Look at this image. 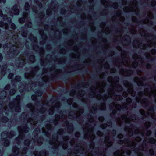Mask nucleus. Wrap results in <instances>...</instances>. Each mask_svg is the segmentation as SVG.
I'll return each mask as SVG.
<instances>
[{"instance_id": "1", "label": "nucleus", "mask_w": 156, "mask_h": 156, "mask_svg": "<svg viewBox=\"0 0 156 156\" xmlns=\"http://www.w3.org/2000/svg\"><path fill=\"white\" fill-rule=\"evenodd\" d=\"M144 94L148 96L149 97L153 96L154 97H155L156 96V90L155 89L154 90L149 93L148 89H146L144 90Z\"/></svg>"}, {"instance_id": "2", "label": "nucleus", "mask_w": 156, "mask_h": 156, "mask_svg": "<svg viewBox=\"0 0 156 156\" xmlns=\"http://www.w3.org/2000/svg\"><path fill=\"white\" fill-rule=\"evenodd\" d=\"M104 142L107 146L108 147L110 146L112 144V142L109 141V138L108 137H106L105 138Z\"/></svg>"}, {"instance_id": "3", "label": "nucleus", "mask_w": 156, "mask_h": 156, "mask_svg": "<svg viewBox=\"0 0 156 156\" xmlns=\"http://www.w3.org/2000/svg\"><path fill=\"white\" fill-rule=\"evenodd\" d=\"M122 120H124L125 122H130L129 119L127 118L126 116L125 115L122 116Z\"/></svg>"}, {"instance_id": "4", "label": "nucleus", "mask_w": 156, "mask_h": 156, "mask_svg": "<svg viewBox=\"0 0 156 156\" xmlns=\"http://www.w3.org/2000/svg\"><path fill=\"white\" fill-rule=\"evenodd\" d=\"M154 112L153 109H150L148 112L149 115L153 117L154 115Z\"/></svg>"}, {"instance_id": "5", "label": "nucleus", "mask_w": 156, "mask_h": 156, "mask_svg": "<svg viewBox=\"0 0 156 156\" xmlns=\"http://www.w3.org/2000/svg\"><path fill=\"white\" fill-rule=\"evenodd\" d=\"M139 79L137 78H135L134 79V80L135 81L137 82V84L139 85H141L142 84V82L141 81L139 82Z\"/></svg>"}, {"instance_id": "6", "label": "nucleus", "mask_w": 156, "mask_h": 156, "mask_svg": "<svg viewBox=\"0 0 156 156\" xmlns=\"http://www.w3.org/2000/svg\"><path fill=\"white\" fill-rule=\"evenodd\" d=\"M149 141L150 143H152V144L155 143L156 141V140L153 138L151 139Z\"/></svg>"}, {"instance_id": "7", "label": "nucleus", "mask_w": 156, "mask_h": 156, "mask_svg": "<svg viewBox=\"0 0 156 156\" xmlns=\"http://www.w3.org/2000/svg\"><path fill=\"white\" fill-rule=\"evenodd\" d=\"M30 143V141L29 140H27L24 141V144L26 145H29Z\"/></svg>"}, {"instance_id": "8", "label": "nucleus", "mask_w": 156, "mask_h": 156, "mask_svg": "<svg viewBox=\"0 0 156 156\" xmlns=\"http://www.w3.org/2000/svg\"><path fill=\"white\" fill-rule=\"evenodd\" d=\"M14 13L15 14H18L19 13V10L18 9H14Z\"/></svg>"}, {"instance_id": "9", "label": "nucleus", "mask_w": 156, "mask_h": 156, "mask_svg": "<svg viewBox=\"0 0 156 156\" xmlns=\"http://www.w3.org/2000/svg\"><path fill=\"white\" fill-rule=\"evenodd\" d=\"M15 90H11L10 91V94L12 95H13L15 93Z\"/></svg>"}, {"instance_id": "10", "label": "nucleus", "mask_w": 156, "mask_h": 156, "mask_svg": "<svg viewBox=\"0 0 156 156\" xmlns=\"http://www.w3.org/2000/svg\"><path fill=\"white\" fill-rule=\"evenodd\" d=\"M14 152L15 154H17L18 153L19 149L18 148H16V150H15L14 149Z\"/></svg>"}, {"instance_id": "11", "label": "nucleus", "mask_w": 156, "mask_h": 156, "mask_svg": "<svg viewBox=\"0 0 156 156\" xmlns=\"http://www.w3.org/2000/svg\"><path fill=\"white\" fill-rule=\"evenodd\" d=\"M13 76V74L12 73L9 74L8 76V77L9 78L11 79V78Z\"/></svg>"}, {"instance_id": "12", "label": "nucleus", "mask_w": 156, "mask_h": 156, "mask_svg": "<svg viewBox=\"0 0 156 156\" xmlns=\"http://www.w3.org/2000/svg\"><path fill=\"white\" fill-rule=\"evenodd\" d=\"M97 134L99 136H101L103 133L101 132L98 131L97 132Z\"/></svg>"}, {"instance_id": "13", "label": "nucleus", "mask_w": 156, "mask_h": 156, "mask_svg": "<svg viewBox=\"0 0 156 156\" xmlns=\"http://www.w3.org/2000/svg\"><path fill=\"white\" fill-rule=\"evenodd\" d=\"M30 59H32V62H33L34 61V56H31L30 58Z\"/></svg>"}, {"instance_id": "14", "label": "nucleus", "mask_w": 156, "mask_h": 156, "mask_svg": "<svg viewBox=\"0 0 156 156\" xmlns=\"http://www.w3.org/2000/svg\"><path fill=\"white\" fill-rule=\"evenodd\" d=\"M141 140V138L139 137H136V140L137 141H140Z\"/></svg>"}, {"instance_id": "15", "label": "nucleus", "mask_w": 156, "mask_h": 156, "mask_svg": "<svg viewBox=\"0 0 156 156\" xmlns=\"http://www.w3.org/2000/svg\"><path fill=\"white\" fill-rule=\"evenodd\" d=\"M63 147L64 149H66L67 148V145L66 144H65L63 145Z\"/></svg>"}, {"instance_id": "16", "label": "nucleus", "mask_w": 156, "mask_h": 156, "mask_svg": "<svg viewBox=\"0 0 156 156\" xmlns=\"http://www.w3.org/2000/svg\"><path fill=\"white\" fill-rule=\"evenodd\" d=\"M106 124H103L101 126V127L103 129H104L106 128Z\"/></svg>"}, {"instance_id": "17", "label": "nucleus", "mask_w": 156, "mask_h": 156, "mask_svg": "<svg viewBox=\"0 0 156 156\" xmlns=\"http://www.w3.org/2000/svg\"><path fill=\"white\" fill-rule=\"evenodd\" d=\"M99 120L101 121H103L104 120V118L103 117H100L99 118Z\"/></svg>"}, {"instance_id": "18", "label": "nucleus", "mask_w": 156, "mask_h": 156, "mask_svg": "<svg viewBox=\"0 0 156 156\" xmlns=\"http://www.w3.org/2000/svg\"><path fill=\"white\" fill-rule=\"evenodd\" d=\"M29 5L27 4H26L25 5V9L26 10H27L29 8Z\"/></svg>"}, {"instance_id": "19", "label": "nucleus", "mask_w": 156, "mask_h": 156, "mask_svg": "<svg viewBox=\"0 0 156 156\" xmlns=\"http://www.w3.org/2000/svg\"><path fill=\"white\" fill-rule=\"evenodd\" d=\"M9 142L8 141H5V145L6 146H7L9 144Z\"/></svg>"}, {"instance_id": "20", "label": "nucleus", "mask_w": 156, "mask_h": 156, "mask_svg": "<svg viewBox=\"0 0 156 156\" xmlns=\"http://www.w3.org/2000/svg\"><path fill=\"white\" fill-rule=\"evenodd\" d=\"M145 125L147 127H148L150 126V124L149 122H148L146 123Z\"/></svg>"}, {"instance_id": "21", "label": "nucleus", "mask_w": 156, "mask_h": 156, "mask_svg": "<svg viewBox=\"0 0 156 156\" xmlns=\"http://www.w3.org/2000/svg\"><path fill=\"white\" fill-rule=\"evenodd\" d=\"M151 133V132L150 131H148L147 132L146 134L147 136L150 135Z\"/></svg>"}, {"instance_id": "22", "label": "nucleus", "mask_w": 156, "mask_h": 156, "mask_svg": "<svg viewBox=\"0 0 156 156\" xmlns=\"http://www.w3.org/2000/svg\"><path fill=\"white\" fill-rule=\"evenodd\" d=\"M123 137V135H122V134H119L118 135V137L119 138H121L122 137Z\"/></svg>"}, {"instance_id": "23", "label": "nucleus", "mask_w": 156, "mask_h": 156, "mask_svg": "<svg viewBox=\"0 0 156 156\" xmlns=\"http://www.w3.org/2000/svg\"><path fill=\"white\" fill-rule=\"evenodd\" d=\"M140 112L141 114H142V115H143L144 113V110H141L140 111Z\"/></svg>"}, {"instance_id": "24", "label": "nucleus", "mask_w": 156, "mask_h": 156, "mask_svg": "<svg viewBox=\"0 0 156 156\" xmlns=\"http://www.w3.org/2000/svg\"><path fill=\"white\" fill-rule=\"evenodd\" d=\"M155 51L154 50H152L151 51V53L153 54H154L155 53Z\"/></svg>"}, {"instance_id": "25", "label": "nucleus", "mask_w": 156, "mask_h": 156, "mask_svg": "<svg viewBox=\"0 0 156 156\" xmlns=\"http://www.w3.org/2000/svg\"><path fill=\"white\" fill-rule=\"evenodd\" d=\"M76 135L77 137H79L80 136V134L79 133H76Z\"/></svg>"}, {"instance_id": "26", "label": "nucleus", "mask_w": 156, "mask_h": 156, "mask_svg": "<svg viewBox=\"0 0 156 156\" xmlns=\"http://www.w3.org/2000/svg\"><path fill=\"white\" fill-rule=\"evenodd\" d=\"M31 98H32V99L33 100H34V99L36 98V97H35V96H34V95L32 96Z\"/></svg>"}, {"instance_id": "27", "label": "nucleus", "mask_w": 156, "mask_h": 156, "mask_svg": "<svg viewBox=\"0 0 156 156\" xmlns=\"http://www.w3.org/2000/svg\"><path fill=\"white\" fill-rule=\"evenodd\" d=\"M90 137L91 139H93L95 137V136L94 135H92Z\"/></svg>"}, {"instance_id": "28", "label": "nucleus", "mask_w": 156, "mask_h": 156, "mask_svg": "<svg viewBox=\"0 0 156 156\" xmlns=\"http://www.w3.org/2000/svg\"><path fill=\"white\" fill-rule=\"evenodd\" d=\"M38 152L37 151H35L34 152V155L35 156H37V154Z\"/></svg>"}, {"instance_id": "29", "label": "nucleus", "mask_w": 156, "mask_h": 156, "mask_svg": "<svg viewBox=\"0 0 156 156\" xmlns=\"http://www.w3.org/2000/svg\"><path fill=\"white\" fill-rule=\"evenodd\" d=\"M153 150H150V153L151 154H152L153 153Z\"/></svg>"}, {"instance_id": "30", "label": "nucleus", "mask_w": 156, "mask_h": 156, "mask_svg": "<svg viewBox=\"0 0 156 156\" xmlns=\"http://www.w3.org/2000/svg\"><path fill=\"white\" fill-rule=\"evenodd\" d=\"M126 153L128 155H129L131 153V151H130L129 150L127 151Z\"/></svg>"}, {"instance_id": "31", "label": "nucleus", "mask_w": 156, "mask_h": 156, "mask_svg": "<svg viewBox=\"0 0 156 156\" xmlns=\"http://www.w3.org/2000/svg\"><path fill=\"white\" fill-rule=\"evenodd\" d=\"M135 145V144L133 143H132L131 144V145H129V144H128V146H133Z\"/></svg>"}, {"instance_id": "32", "label": "nucleus", "mask_w": 156, "mask_h": 156, "mask_svg": "<svg viewBox=\"0 0 156 156\" xmlns=\"http://www.w3.org/2000/svg\"><path fill=\"white\" fill-rule=\"evenodd\" d=\"M5 133H2V136H4L5 135Z\"/></svg>"}, {"instance_id": "33", "label": "nucleus", "mask_w": 156, "mask_h": 156, "mask_svg": "<svg viewBox=\"0 0 156 156\" xmlns=\"http://www.w3.org/2000/svg\"><path fill=\"white\" fill-rule=\"evenodd\" d=\"M90 147H91V148H93L94 147V145H93V144H91V145L90 146Z\"/></svg>"}, {"instance_id": "34", "label": "nucleus", "mask_w": 156, "mask_h": 156, "mask_svg": "<svg viewBox=\"0 0 156 156\" xmlns=\"http://www.w3.org/2000/svg\"><path fill=\"white\" fill-rule=\"evenodd\" d=\"M55 143L56 144L59 145V143H58V142L57 141Z\"/></svg>"}, {"instance_id": "35", "label": "nucleus", "mask_w": 156, "mask_h": 156, "mask_svg": "<svg viewBox=\"0 0 156 156\" xmlns=\"http://www.w3.org/2000/svg\"><path fill=\"white\" fill-rule=\"evenodd\" d=\"M70 95L71 96H73L74 95V93L73 94H72V93L71 92L70 93Z\"/></svg>"}, {"instance_id": "36", "label": "nucleus", "mask_w": 156, "mask_h": 156, "mask_svg": "<svg viewBox=\"0 0 156 156\" xmlns=\"http://www.w3.org/2000/svg\"><path fill=\"white\" fill-rule=\"evenodd\" d=\"M5 118V119L6 121H3V122H7V121H8V119H7L6 118Z\"/></svg>"}, {"instance_id": "37", "label": "nucleus", "mask_w": 156, "mask_h": 156, "mask_svg": "<svg viewBox=\"0 0 156 156\" xmlns=\"http://www.w3.org/2000/svg\"><path fill=\"white\" fill-rule=\"evenodd\" d=\"M142 155V154H138V156H140L141 155Z\"/></svg>"}, {"instance_id": "38", "label": "nucleus", "mask_w": 156, "mask_h": 156, "mask_svg": "<svg viewBox=\"0 0 156 156\" xmlns=\"http://www.w3.org/2000/svg\"><path fill=\"white\" fill-rule=\"evenodd\" d=\"M66 140H68V137H66V138L65 139Z\"/></svg>"}, {"instance_id": "39", "label": "nucleus", "mask_w": 156, "mask_h": 156, "mask_svg": "<svg viewBox=\"0 0 156 156\" xmlns=\"http://www.w3.org/2000/svg\"><path fill=\"white\" fill-rule=\"evenodd\" d=\"M38 155H39V156H41V154L40 153H39V154H38Z\"/></svg>"}, {"instance_id": "40", "label": "nucleus", "mask_w": 156, "mask_h": 156, "mask_svg": "<svg viewBox=\"0 0 156 156\" xmlns=\"http://www.w3.org/2000/svg\"><path fill=\"white\" fill-rule=\"evenodd\" d=\"M128 99L129 100V102H130L131 101V99Z\"/></svg>"}, {"instance_id": "41", "label": "nucleus", "mask_w": 156, "mask_h": 156, "mask_svg": "<svg viewBox=\"0 0 156 156\" xmlns=\"http://www.w3.org/2000/svg\"><path fill=\"white\" fill-rule=\"evenodd\" d=\"M27 148H24V150H25V151H26L27 150Z\"/></svg>"}, {"instance_id": "42", "label": "nucleus", "mask_w": 156, "mask_h": 156, "mask_svg": "<svg viewBox=\"0 0 156 156\" xmlns=\"http://www.w3.org/2000/svg\"><path fill=\"white\" fill-rule=\"evenodd\" d=\"M154 79L156 80V76L154 77Z\"/></svg>"}, {"instance_id": "43", "label": "nucleus", "mask_w": 156, "mask_h": 156, "mask_svg": "<svg viewBox=\"0 0 156 156\" xmlns=\"http://www.w3.org/2000/svg\"><path fill=\"white\" fill-rule=\"evenodd\" d=\"M24 58H22V60H23V61H24Z\"/></svg>"}, {"instance_id": "44", "label": "nucleus", "mask_w": 156, "mask_h": 156, "mask_svg": "<svg viewBox=\"0 0 156 156\" xmlns=\"http://www.w3.org/2000/svg\"><path fill=\"white\" fill-rule=\"evenodd\" d=\"M30 119H28V121L29 122H30Z\"/></svg>"}, {"instance_id": "45", "label": "nucleus", "mask_w": 156, "mask_h": 156, "mask_svg": "<svg viewBox=\"0 0 156 156\" xmlns=\"http://www.w3.org/2000/svg\"><path fill=\"white\" fill-rule=\"evenodd\" d=\"M21 19H20V22H21Z\"/></svg>"}, {"instance_id": "46", "label": "nucleus", "mask_w": 156, "mask_h": 156, "mask_svg": "<svg viewBox=\"0 0 156 156\" xmlns=\"http://www.w3.org/2000/svg\"><path fill=\"white\" fill-rule=\"evenodd\" d=\"M17 77H18L19 78V79H20V77H19V76H17Z\"/></svg>"}, {"instance_id": "47", "label": "nucleus", "mask_w": 156, "mask_h": 156, "mask_svg": "<svg viewBox=\"0 0 156 156\" xmlns=\"http://www.w3.org/2000/svg\"><path fill=\"white\" fill-rule=\"evenodd\" d=\"M1 44H0V48L1 47Z\"/></svg>"}, {"instance_id": "48", "label": "nucleus", "mask_w": 156, "mask_h": 156, "mask_svg": "<svg viewBox=\"0 0 156 156\" xmlns=\"http://www.w3.org/2000/svg\"><path fill=\"white\" fill-rule=\"evenodd\" d=\"M15 28V27L14 26V27H13V29H14V28Z\"/></svg>"}, {"instance_id": "49", "label": "nucleus", "mask_w": 156, "mask_h": 156, "mask_svg": "<svg viewBox=\"0 0 156 156\" xmlns=\"http://www.w3.org/2000/svg\"><path fill=\"white\" fill-rule=\"evenodd\" d=\"M43 132H44V131L43 130Z\"/></svg>"}, {"instance_id": "50", "label": "nucleus", "mask_w": 156, "mask_h": 156, "mask_svg": "<svg viewBox=\"0 0 156 156\" xmlns=\"http://www.w3.org/2000/svg\"><path fill=\"white\" fill-rule=\"evenodd\" d=\"M44 156H45V154H44Z\"/></svg>"}, {"instance_id": "51", "label": "nucleus", "mask_w": 156, "mask_h": 156, "mask_svg": "<svg viewBox=\"0 0 156 156\" xmlns=\"http://www.w3.org/2000/svg\"><path fill=\"white\" fill-rule=\"evenodd\" d=\"M155 102H156V100H155Z\"/></svg>"}]
</instances>
